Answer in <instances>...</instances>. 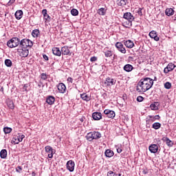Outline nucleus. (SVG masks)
Listing matches in <instances>:
<instances>
[{
  "label": "nucleus",
  "instance_id": "1",
  "mask_svg": "<svg viewBox=\"0 0 176 176\" xmlns=\"http://www.w3.org/2000/svg\"><path fill=\"white\" fill-rule=\"evenodd\" d=\"M153 86V79L151 78H144L138 82L136 91L138 93H145Z\"/></svg>",
  "mask_w": 176,
  "mask_h": 176
},
{
  "label": "nucleus",
  "instance_id": "2",
  "mask_svg": "<svg viewBox=\"0 0 176 176\" xmlns=\"http://www.w3.org/2000/svg\"><path fill=\"white\" fill-rule=\"evenodd\" d=\"M34 45V43L28 38H23L21 41H19V47L27 49L28 47L31 48Z\"/></svg>",
  "mask_w": 176,
  "mask_h": 176
},
{
  "label": "nucleus",
  "instance_id": "3",
  "mask_svg": "<svg viewBox=\"0 0 176 176\" xmlns=\"http://www.w3.org/2000/svg\"><path fill=\"white\" fill-rule=\"evenodd\" d=\"M123 19L128 21V23H125L126 27H131L133 25V21H134V16L131 14V12H125L123 15Z\"/></svg>",
  "mask_w": 176,
  "mask_h": 176
},
{
  "label": "nucleus",
  "instance_id": "4",
  "mask_svg": "<svg viewBox=\"0 0 176 176\" xmlns=\"http://www.w3.org/2000/svg\"><path fill=\"white\" fill-rule=\"evenodd\" d=\"M19 45H20V38L17 37H13L7 42V46L10 47V49H13V47H17Z\"/></svg>",
  "mask_w": 176,
  "mask_h": 176
},
{
  "label": "nucleus",
  "instance_id": "5",
  "mask_svg": "<svg viewBox=\"0 0 176 176\" xmlns=\"http://www.w3.org/2000/svg\"><path fill=\"white\" fill-rule=\"evenodd\" d=\"M18 54L21 57H28V54H30V51L28 50V48H23V47H19L17 50Z\"/></svg>",
  "mask_w": 176,
  "mask_h": 176
},
{
  "label": "nucleus",
  "instance_id": "6",
  "mask_svg": "<svg viewBox=\"0 0 176 176\" xmlns=\"http://www.w3.org/2000/svg\"><path fill=\"white\" fill-rule=\"evenodd\" d=\"M116 85V80L111 77H107L104 81V86L107 87H111Z\"/></svg>",
  "mask_w": 176,
  "mask_h": 176
},
{
  "label": "nucleus",
  "instance_id": "7",
  "mask_svg": "<svg viewBox=\"0 0 176 176\" xmlns=\"http://www.w3.org/2000/svg\"><path fill=\"white\" fill-rule=\"evenodd\" d=\"M24 138H25V135L23 133H17L16 136L13 137V140H14V143L19 144L21 142Z\"/></svg>",
  "mask_w": 176,
  "mask_h": 176
},
{
  "label": "nucleus",
  "instance_id": "8",
  "mask_svg": "<svg viewBox=\"0 0 176 176\" xmlns=\"http://www.w3.org/2000/svg\"><path fill=\"white\" fill-rule=\"evenodd\" d=\"M115 46L118 52H120V53H122V54H126V48L121 42H117L115 44Z\"/></svg>",
  "mask_w": 176,
  "mask_h": 176
},
{
  "label": "nucleus",
  "instance_id": "9",
  "mask_svg": "<svg viewBox=\"0 0 176 176\" xmlns=\"http://www.w3.org/2000/svg\"><path fill=\"white\" fill-rule=\"evenodd\" d=\"M46 153H48L49 159H53V155H54V149L50 146H46L45 147Z\"/></svg>",
  "mask_w": 176,
  "mask_h": 176
},
{
  "label": "nucleus",
  "instance_id": "10",
  "mask_svg": "<svg viewBox=\"0 0 176 176\" xmlns=\"http://www.w3.org/2000/svg\"><path fill=\"white\" fill-rule=\"evenodd\" d=\"M176 67V65L173 63H170L164 69V72L165 74H168V72H171V71H174V69Z\"/></svg>",
  "mask_w": 176,
  "mask_h": 176
},
{
  "label": "nucleus",
  "instance_id": "11",
  "mask_svg": "<svg viewBox=\"0 0 176 176\" xmlns=\"http://www.w3.org/2000/svg\"><path fill=\"white\" fill-rule=\"evenodd\" d=\"M104 113L106 116V118H109V119H113L116 114L115 113V111L109 109H105L104 111Z\"/></svg>",
  "mask_w": 176,
  "mask_h": 176
},
{
  "label": "nucleus",
  "instance_id": "12",
  "mask_svg": "<svg viewBox=\"0 0 176 176\" xmlns=\"http://www.w3.org/2000/svg\"><path fill=\"white\" fill-rule=\"evenodd\" d=\"M66 167L70 173H73L75 170V162L72 160H69L67 162Z\"/></svg>",
  "mask_w": 176,
  "mask_h": 176
},
{
  "label": "nucleus",
  "instance_id": "13",
  "mask_svg": "<svg viewBox=\"0 0 176 176\" xmlns=\"http://www.w3.org/2000/svg\"><path fill=\"white\" fill-rule=\"evenodd\" d=\"M57 89L59 91V93H61L62 94H64L67 90V87L65 85L64 83L60 82L57 85Z\"/></svg>",
  "mask_w": 176,
  "mask_h": 176
},
{
  "label": "nucleus",
  "instance_id": "14",
  "mask_svg": "<svg viewBox=\"0 0 176 176\" xmlns=\"http://www.w3.org/2000/svg\"><path fill=\"white\" fill-rule=\"evenodd\" d=\"M148 149L151 153H157L159 146H157V144H151Z\"/></svg>",
  "mask_w": 176,
  "mask_h": 176
},
{
  "label": "nucleus",
  "instance_id": "15",
  "mask_svg": "<svg viewBox=\"0 0 176 176\" xmlns=\"http://www.w3.org/2000/svg\"><path fill=\"white\" fill-rule=\"evenodd\" d=\"M148 35L150 38H152L153 39H154V41H156V42L159 41V40L160 39L159 36H157V32H156V31L155 30H152L151 32H150Z\"/></svg>",
  "mask_w": 176,
  "mask_h": 176
},
{
  "label": "nucleus",
  "instance_id": "16",
  "mask_svg": "<svg viewBox=\"0 0 176 176\" xmlns=\"http://www.w3.org/2000/svg\"><path fill=\"white\" fill-rule=\"evenodd\" d=\"M124 45L126 47H128V49H133V47H134V42L131 40L124 41Z\"/></svg>",
  "mask_w": 176,
  "mask_h": 176
},
{
  "label": "nucleus",
  "instance_id": "17",
  "mask_svg": "<svg viewBox=\"0 0 176 176\" xmlns=\"http://www.w3.org/2000/svg\"><path fill=\"white\" fill-rule=\"evenodd\" d=\"M61 53L64 56H68V54L71 56V54H72V53L69 52V48L67 46H64L61 48Z\"/></svg>",
  "mask_w": 176,
  "mask_h": 176
},
{
  "label": "nucleus",
  "instance_id": "18",
  "mask_svg": "<svg viewBox=\"0 0 176 176\" xmlns=\"http://www.w3.org/2000/svg\"><path fill=\"white\" fill-rule=\"evenodd\" d=\"M92 118L94 120H100L102 119V114L100 112H94L92 113Z\"/></svg>",
  "mask_w": 176,
  "mask_h": 176
},
{
  "label": "nucleus",
  "instance_id": "19",
  "mask_svg": "<svg viewBox=\"0 0 176 176\" xmlns=\"http://www.w3.org/2000/svg\"><path fill=\"white\" fill-rule=\"evenodd\" d=\"M54 101H56V98L53 96H49L46 98V102L49 105H53V104H54Z\"/></svg>",
  "mask_w": 176,
  "mask_h": 176
},
{
  "label": "nucleus",
  "instance_id": "20",
  "mask_svg": "<svg viewBox=\"0 0 176 176\" xmlns=\"http://www.w3.org/2000/svg\"><path fill=\"white\" fill-rule=\"evenodd\" d=\"M128 2H129L128 0H118L117 5L118 6H121L122 8H123L126 6V5H127Z\"/></svg>",
  "mask_w": 176,
  "mask_h": 176
},
{
  "label": "nucleus",
  "instance_id": "21",
  "mask_svg": "<svg viewBox=\"0 0 176 176\" xmlns=\"http://www.w3.org/2000/svg\"><path fill=\"white\" fill-rule=\"evenodd\" d=\"M80 98H82V100H83V101H86L87 102L90 101V100H91V97L89 96V95H87L86 94H80Z\"/></svg>",
  "mask_w": 176,
  "mask_h": 176
},
{
  "label": "nucleus",
  "instance_id": "22",
  "mask_svg": "<svg viewBox=\"0 0 176 176\" xmlns=\"http://www.w3.org/2000/svg\"><path fill=\"white\" fill-rule=\"evenodd\" d=\"M52 53L53 54H54V56H61V51L58 47L52 48Z\"/></svg>",
  "mask_w": 176,
  "mask_h": 176
},
{
  "label": "nucleus",
  "instance_id": "23",
  "mask_svg": "<svg viewBox=\"0 0 176 176\" xmlns=\"http://www.w3.org/2000/svg\"><path fill=\"white\" fill-rule=\"evenodd\" d=\"M133 65L130 64H126L124 66L123 69L126 71V72H131L133 71Z\"/></svg>",
  "mask_w": 176,
  "mask_h": 176
},
{
  "label": "nucleus",
  "instance_id": "24",
  "mask_svg": "<svg viewBox=\"0 0 176 176\" xmlns=\"http://www.w3.org/2000/svg\"><path fill=\"white\" fill-rule=\"evenodd\" d=\"M15 17L16 20H21L23 17V10H19L15 12Z\"/></svg>",
  "mask_w": 176,
  "mask_h": 176
},
{
  "label": "nucleus",
  "instance_id": "25",
  "mask_svg": "<svg viewBox=\"0 0 176 176\" xmlns=\"http://www.w3.org/2000/svg\"><path fill=\"white\" fill-rule=\"evenodd\" d=\"M92 136L94 140H98L101 138V133L98 131H94L92 132Z\"/></svg>",
  "mask_w": 176,
  "mask_h": 176
},
{
  "label": "nucleus",
  "instance_id": "26",
  "mask_svg": "<svg viewBox=\"0 0 176 176\" xmlns=\"http://www.w3.org/2000/svg\"><path fill=\"white\" fill-rule=\"evenodd\" d=\"M0 157L1 159H6L8 157V151L6 149H2L0 152Z\"/></svg>",
  "mask_w": 176,
  "mask_h": 176
},
{
  "label": "nucleus",
  "instance_id": "27",
  "mask_svg": "<svg viewBox=\"0 0 176 176\" xmlns=\"http://www.w3.org/2000/svg\"><path fill=\"white\" fill-rule=\"evenodd\" d=\"M153 122H155V120L153 118V116H148L146 118V124H151V123H153Z\"/></svg>",
  "mask_w": 176,
  "mask_h": 176
},
{
  "label": "nucleus",
  "instance_id": "28",
  "mask_svg": "<svg viewBox=\"0 0 176 176\" xmlns=\"http://www.w3.org/2000/svg\"><path fill=\"white\" fill-rule=\"evenodd\" d=\"M162 140L166 142V145L168 146L171 147L173 146V145H174V143L173 142V141H171L168 138H163Z\"/></svg>",
  "mask_w": 176,
  "mask_h": 176
},
{
  "label": "nucleus",
  "instance_id": "29",
  "mask_svg": "<svg viewBox=\"0 0 176 176\" xmlns=\"http://www.w3.org/2000/svg\"><path fill=\"white\" fill-rule=\"evenodd\" d=\"M42 14H43L45 20H50V16L47 14V10L43 9L42 10Z\"/></svg>",
  "mask_w": 176,
  "mask_h": 176
},
{
  "label": "nucleus",
  "instance_id": "30",
  "mask_svg": "<svg viewBox=\"0 0 176 176\" xmlns=\"http://www.w3.org/2000/svg\"><path fill=\"white\" fill-rule=\"evenodd\" d=\"M98 13L100 16H105V14H107V10L104 8H101L98 9Z\"/></svg>",
  "mask_w": 176,
  "mask_h": 176
},
{
  "label": "nucleus",
  "instance_id": "31",
  "mask_svg": "<svg viewBox=\"0 0 176 176\" xmlns=\"http://www.w3.org/2000/svg\"><path fill=\"white\" fill-rule=\"evenodd\" d=\"M162 127V124L160 122H155L152 125V129H154V130H159Z\"/></svg>",
  "mask_w": 176,
  "mask_h": 176
},
{
  "label": "nucleus",
  "instance_id": "32",
  "mask_svg": "<svg viewBox=\"0 0 176 176\" xmlns=\"http://www.w3.org/2000/svg\"><path fill=\"white\" fill-rule=\"evenodd\" d=\"M104 155L107 157H112V156H113L114 153L111 150L107 149V150H106Z\"/></svg>",
  "mask_w": 176,
  "mask_h": 176
},
{
  "label": "nucleus",
  "instance_id": "33",
  "mask_svg": "<svg viewBox=\"0 0 176 176\" xmlns=\"http://www.w3.org/2000/svg\"><path fill=\"white\" fill-rule=\"evenodd\" d=\"M165 13L166 16H173V14H174V10H173V8H167Z\"/></svg>",
  "mask_w": 176,
  "mask_h": 176
},
{
  "label": "nucleus",
  "instance_id": "34",
  "mask_svg": "<svg viewBox=\"0 0 176 176\" xmlns=\"http://www.w3.org/2000/svg\"><path fill=\"white\" fill-rule=\"evenodd\" d=\"M7 105L10 109H14V104L12 100H8L7 102Z\"/></svg>",
  "mask_w": 176,
  "mask_h": 176
},
{
  "label": "nucleus",
  "instance_id": "35",
  "mask_svg": "<svg viewBox=\"0 0 176 176\" xmlns=\"http://www.w3.org/2000/svg\"><path fill=\"white\" fill-rule=\"evenodd\" d=\"M32 35L34 38H38V36H39V30H34L32 32Z\"/></svg>",
  "mask_w": 176,
  "mask_h": 176
},
{
  "label": "nucleus",
  "instance_id": "36",
  "mask_svg": "<svg viewBox=\"0 0 176 176\" xmlns=\"http://www.w3.org/2000/svg\"><path fill=\"white\" fill-rule=\"evenodd\" d=\"M86 138L88 141H93V140H94L93 132L88 133L87 135H86Z\"/></svg>",
  "mask_w": 176,
  "mask_h": 176
},
{
  "label": "nucleus",
  "instance_id": "37",
  "mask_svg": "<svg viewBox=\"0 0 176 176\" xmlns=\"http://www.w3.org/2000/svg\"><path fill=\"white\" fill-rule=\"evenodd\" d=\"M107 176H122V174L120 173H115L112 170H109L108 173H107Z\"/></svg>",
  "mask_w": 176,
  "mask_h": 176
},
{
  "label": "nucleus",
  "instance_id": "38",
  "mask_svg": "<svg viewBox=\"0 0 176 176\" xmlns=\"http://www.w3.org/2000/svg\"><path fill=\"white\" fill-rule=\"evenodd\" d=\"M3 131L5 134H10V133H12V128L6 126L3 128Z\"/></svg>",
  "mask_w": 176,
  "mask_h": 176
},
{
  "label": "nucleus",
  "instance_id": "39",
  "mask_svg": "<svg viewBox=\"0 0 176 176\" xmlns=\"http://www.w3.org/2000/svg\"><path fill=\"white\" fill-rule=\"evenodd\" d=\"M156 104H157V102H155L150 105V108H151V109H152V111H157L158 107H157V106H156Z\"/></svg>",
  "mask_w": 176,
  "mask_h": 176
},
{
  "label": "nucleus",
  "instance_id": "40",
  "mask_svg": "<svg viewBox=\"0 0 176 176\" xmlns=\"http://www.w3.org/2000/svg\"><path fill=\"white\" fill-rule=\"evenodd\" d=\"M5 65L6 67H10L12 65V60L10 59H6L5 60Z\"/></svg>",
  "mask_w": 176,
  "mask_h": 176
},
{
  "label": "nucleus",
  "instance_id": "41",
  "mask_svg": "<svg viewBox=\"0 0 176 176\" xmlns=\"http://www.w3.org/2000/svg\"><path fill=\"white\" fill-rule=\"evenodd\" d=\"M71 14L72 16H78V14H79V11H78V10L74 8L71 10Z\"/></svg>",
  "mask_w": 176,
  "mask_h": 176
},
{
  "label": "nucleus",
  "instance_id": "42",
  "mask_svg": "<svg viewBox=\"0 0 176 176\" xmlns=\"http://www.w3.org/2000/svg\"><path fill=\"white\" fill-rule=\"evenodd\" d=\"M164 87H165V89H167L168 90L171 89V82H165Z\"/></svg>",
  "mask_w": 176,
  "mask_h": 176
},
{
  "label": "nucleus",
  "instance_id": "43",
  "mask_svg": "<svg viewBox=\"0 0 176 176\" xmlns=\"http://www.w3.org/2000/svg\"><path fill=\"white\" fill-rule=\"evenodd\" d=\"M41 78L43 79V80H46V79H47V74H46V73H42L41 74Z\"/></svg>",
  "mask_w": 176,
  "mask_h": 176
},
{
  "label": "nucleus",
  "instance_id": "44",
  "mask_svg": "<svg viewBox=\"0 0 176 176\" xmlns=\"http://www.w3.org/2000/svg\"><path fill=\"white\" fill-rule=\"evenodd\" d=\"M105 57H112V52L107 51L104 52Z\"/></svg>",
  "mask_w": 176,
  "mask_h": 176
},
{
  "label": "nucleus",
  "instance_id": "45",
  "mask_svg": "<svg viewBox=\"0 0 176 176\" xmlns=\"http://www.w3.org/2000/svg\"><path fill=\"white\" fill-rule=\"evenodd\" d=\"M137 101L138 102H142V101H144V97H142V96H138V98H137Z\"/></svg>",
  "mask_w": 176,
  "mask_h": 176
},
{
  "label": "nucleus",
  "instance_id": "46",
  "mask_svg": "<svg viewBox=\"0 0 176 176\" xmlns=\"http://www.w3.org/2000/svg\"><path fill=\"white\" fill-rule=\"evenodd\" d=\"M16 173H21V171H23V168L19 166L16 168Z\"/></svg>",
  "mask_w": 176,
  "mask_h": 176
},
{
  "label": "nucleus",
  "instance_id": "47",
  "mask_svg": "<svg viewBox=\"0 0 176 176\" xmlns=\"http://www.w3.org/2000/svg\"><path fill=\"white\" fill-rule=\"evenodd\" d=\"M98 58L96 56H92L90 58V61H91V63H94L95 61H97Z\"/></svg>",
  "mask_w": 176,
  "mask_h": 176
},
{
  "label": "nucleus",
  "instance_id": "48",
  "mask_svg": "<svg viewBox=\"0 0 176 176\" xmlns=\"http://www.w3.org/2000/svg\"><path fill=\"white\" fill-rule=\"evenodd\" d=\"M153 118L154 119V121L159 120V119H160V116H159V115L153 116Z\"/></svg>",
  "mask_w": 176,
  "mask_h": 176
},
{
  "label": "nucleus",
  "instance_id": "49",
  "mask_svg": "<svg viewBox=\"0 0 176 176\" xmlns=\"http://www.w3.org/2000/svg\"><path fill=\"white\" fill-rule=\"evenodd\" d=\"M137 13L139 16H142V8H139Z\"/></svg>",
  "mask_w": 176,
  "mask_h": 176
},
{
  "label": "nucleus",
  "instance_id": "50",
  "mask_svg": "<svg viewBox=\"0 0 176 176\" xmlns=\"http://www.w3.org/2000/svg\"><path fill=\"white\" fill-rule=\"evenodd\" d=\"M16 2V0H10L8 3V6H10V5H12V3H14Z\"/></svg>",
  "mask_w": 176,
  "mask_h": 176
},
{
  "label": "nucleus",
  "instance_id": "51",
  "mask_svg": "<svg viewBox=\"0 0 176 176\" xmlns=\"http://www.w3.org/2000/svg\"><path fill=\"white\" fill-rule=\"evenodd\" d=\"M67 82H69L70 83H72L74 82V78L71 77H68Z\"/></svg>",
  "mask_w": 176,
  "mask_h": 176
},
{
  "label": "nucleus",
  "instance_id": "52",
  "mask_svg": "<svg viewBox=\"0 0 176 176\" xmlns=\"http://www.w3.org/2000/svg\"><path fill=\"white\" fill-rule=\"evenodd\" d=\"M43 57L44 60H45V61L49 60V57H47V56H46V54L43 55Z\"/></svg>",
  "mask_w": 176,
  "mask_h": 176
},
{
  "label": "nucleus",
  "instance_id": "53",
  "mask_svg": "<svg viewBox=\"0 0 176 176\" xmlns=\"http://www.w3.org/2000/svg\"><path fill=\"white\" fill-rule=\"evenodd\" d=\"M118 153H122V148L120 147L117 148Z\"/></svg>",
  "mask_w": 176,
  "mask_h": 176
},
{
  "label": "nucleus",
  "instance_id": "54",
  "mask_svg": "<svg viewBox=\"0 0 176 176\" xmlns=\"http://www.w3.org/2000/svg\"><path fill=\"white\" fill-rule=\"evenodd\" d=\"M35 175H36V173H35V172H32V176H35Z\"/></svg>",
  "mask_w": 176,
  "mask_h": 176
},
{
  "label": "nucleus",
  "instance_id": "55",
  "mask_svg": "<svg viewBox=\"0 0 176 176\" xmlns=\"http://www.w3.org/2000/svg\"><path fill=\"white\" fill-rule=\"evenodd\" d=\"M80 122H84V120H85V118H81L80 119Z\"/></svg>",
  "mask_w": 176,
  "mask_h": 176
},
{
  "label": "nucleus",
  "instance_id": "56",
  "mask_svg": "<svg viewBox=\"0 0 176 176\" xmlns=\"http://www.w3.org/2000/svg\"><path fill=\"white\" fill-rule=\"evenodd\" d=\"M153 80H157V78L155 77Z\"/></svg>",
  "mask_w": 176,
  "mask_h": 176
},
{
  "label": "nucleus",
  "instance_id": "57",
  "mask_svg": "<svg viewBox=\"0 0 176 176\" xmlns=\"http://www.w3.org/2000/svg\"><path fill=\"white\" fill-rule=\"evenodd\" d=\"M147 173L146 172H144V174H146Z\"/></svg>",
  "mask_w": 176,
  "mask_h": 176
},
{
  "label": "nucleus",
  "instance_id": "58",
  "mask_svg": "<svg viewBox=\"0 0 176 176\" xmlns=\"http://www.w3.org/2000/svg\"><path fill=\"white\" fill-rule=\"evenodd\" d=\"M129 58H131V56H129Z\"/></svg>",
  "mask_w": 176,
  "mask_h": 176
}]
</instances>
